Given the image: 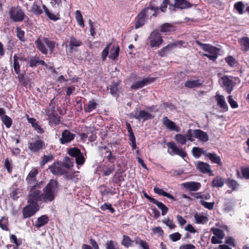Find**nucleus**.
Returning a JSON list of instances; mask_svg holds the SVG:
<instances>
[{
  "label": "nucleus",
  "instance_id": "c03bdc74",
  "mask_svg": "<svg viewBox=\"0 0 249 249\" xmlns=\"http://www.w3.org/2000/svg\"><path fill=\"white\" fill-rule=\"evenodd\" d=\"M32 11L36 15H40L43 13L40 6L36 2H34L32 5Z\"/></svg>",
  "mask_w": 249,
  "mask_h": 249
},
{
  "label": "nucleus",
  "instance_id": "603ef678",
  "mask_svg": "<svg viewBox=\"0 0 249 249\" xmlns=\"http://www.w3.org/2000/svg\"><path fill=\"white\" fill-rule=\"evenodd\" d=\"M200 203L204 208L208 209L209 210H212L213 209L214 202H208L203 200H200Z\"/></svg>",
  "mask_w": 249,
  "mask_h": 249
},
{
  "label": "nucleus",
  "instance_id": "680f3d73",
  "mask_svg": "<svg viewBox=\"0 0 249 249\" xmlns=\"http://www.w3.org/2000/svg\"><path fill=\"white\" fill-rule=\"evenodd\" d=\"M60 122L59 117L58 116L53 115L50 117V124H54L55 125L58 124Z\"/></svg>",
  "mask_w": 249,
  "mask_h": 249
},
{
  "label": "nucleus",
  "instance_id": "aec40b11",
  "mask_svg": "<svg viewBox=\"0 0 249 249\" xmlns=\"http://www.w3.org/2000/svg\"><path fill=\"white\" fill-rule=\"evenodd\" d=\"M183 186L187 190L190 191H196L198 190L201 186L199 182L195 181H189L184 183Z\"/></svg>",
  "mask_w": 249,
  "mask_h": 249
},
{
  "label": "nucleus",
  "instance_id": "ea45409f",
  "mask_svg": "<svg viewBox=\"0 0 249 249\" xmlns=\"http://www.w3.org/2000/svg\"><path fill=\"white\" fill-rule=\"evenodd\" d=\"M1 121L7 128H9L12 124V120L7 115H3L1 118Z\"/></svg>",
  "mask_w": 249,
  "mask_h": 249
},
{
  "label": "nucleus",
  "instance_id": "39448f33",
  "mask_svg": "<svg viewBox=\"0 0 249 249\" xmlns=\"http://www.w3.org/2000/svg\"><path fill=\"white\" fill-rule=\"evenodd\" d=\"M196 43L202 50L208 53L203 54L205 56L207 57L211 60L213 61L216 60L219 53L218 48L210 44L202 43L198 41H197Z\"/></svg>",
  "mask_w": 249,
  "mask_h": 249
},
{
  "label": "nucleus",
  "instance_id": "0e129e2a",
  "mask_svg": "<svg viewBox=\"0 0 249 249\" xmlns=\"http://www.w3.org/2000/svg\"><path fill=\"white\" fill-rule=\"evenodd\" d=\"M225 60L228 65L231 67H233L235 66V60L232 56H229L226 57L225 58Z\"/></svg>",
  "mask_w": 249,
  "mask_h": 249
},
{
  "label": "nucleus",
  "instance_id": "7ed1b4c3",
  "mask_svg": "<svg viewBox=\"0 0 249 249\" xmlns=\"http://www.w3.org/2000/svg\"><path fill=\"white\" fill-rule=\"evenodd\" d=\"M159 9L154 6L148 7L143 9L137 16L135 23V28L138 29L143 26L145 21V18L149 15L156 16Z\"/></svg>",
  "mask_w": 249,
  "mask_h": 249
},
{
  "label": "nucleus",
  "instance_id": "473e14b6",
  "mask_svg": "<svg viewBox=\"0 0 249 249\" xmlns=\"http://www.w3.org/2000/svg\"><path fill=\"white\" fill-rule=\"evenodd\" d=\"M194 217L197 224H204L206 223L208 220L207 216L202 213H196L195 214Z\"/></svg>",
  "mask_w": 249,
  "mask_h": 249
},
{
  "label": "nucleus",
  "instance_id": "864d4df0",
  "mask_svg": "<svg viewBox=\"0 0 249 249\" xmlns=\"http://www.w3.org/2000/svg\"><path fill=\"white\" fill-rule=\"evenodd\" d=\"M96 104L93 101H89L87 107H85L84 109L86 112H90L95 108Z\"/></svg>",
  "mask_w": 249,
  "mask_h": 249
},
{
  "label": "nucleus",
  "instance_id": "b1692460",
  "mask_svg": "<svg viewBox=\"0 0 249 249\" xmlns=\"http://www.w3.org/2000/svg\"><path fill=\"white\" fill-rule=\"evenodd\" d=\"M203 82L202 80L198 79L196 80L190 79L185 83L184 86L189 89L196 88L201 86Z\"/></svg>",
  "mask_w": 249,
  "mask_h": 249
},
{
  "label": "nucleus",
  "instance_id": "f03ea898",
  "mask_svg": "<svg viewBox=\"0 0 249 249\" xmlns=\"http://www.w3.org/2000/svg\"><path fill=\"white\" fill-rule=\"evenodd\" d=\"M41 182L36 183V185L28 186L29 194L28 202L30 204H37L38 202L42 201V197L40 189Z\"/></svg>",
  "mask_w": 249,
  "mask_h": 249
},
{
  "label": "nucleus",
  "instance_id": "bf43d9fd",
  "mask_svg": "<svg viewBox=\"0 0 249 249\" xmlns=\"http://www.w3.org/2000/svg\"><path fill=\"white\" fill-rule=\"evenodd\" d=\"M162 222L171 229L176 227V225L173 220L169 219V218H164L162 220Z\"/></svg>",
  "mask_w": 249,
  "mask_h": 249
},
{
  "label": "nucleus",
  "instance_id": "7c9ffc66",
  "mask_svg": "<svg viewBox=\"0 0 249 249\" xmlns=\"http://www.w3.org/2000/svg\"><path fill=\"white\" fill-rule=\"evenodd\" d=\"M42 8L44 9L46 15L50 19L55 21L60 18L58 14H54L51 13L45 5H42Z\"/></svg>",
  "mask_w": 249,
  "mask_h": 249
},
{
  "label": "nucleus",
  "instance_id": "a878e982",
  "mask_svg": "<svg viewBox=\"0 0 249 249\" xmlns=\"http://www.w3.org/2000/svg\"><path fill=\"white\" fill-rule=\"evenodd\" d=\"M175 30V27L170 23H164L160 26V31L165 35H169Z\"/></svg>",
  "mask_w": 249,
  "mask_h": 249
},
{
  "label": "nucleus",
  "instance_id": "cd10ccee",
  "mask_svg": "<svg viewBox=\"0 0 249 249\" xmlns=\"http://www.w3.org/2000/svg\"><path fill=\"white\" fill-rule=\"evenodd\" d=\"M27 121L28 123L32 124L33 127L38 133L42 134L44 132V131L42 128L36 122V119L33 118H29L27 117Z\"/></svg>",
  "mask_w": 249,
  "mask_h": 249
},
{
  "label": "nucleus",
  "instance_id": "8fccbe9b",
  "mask_svg": "<svg viewBox=\"0 0 249 249\" xmlns=\"http://www.w3.org/2000/svg\"><path fill=\"white\" fill-rule=\"evenodd\" d=\"M0 227L5 231L8 230V219L5 217H2L0 220Z\"/></svg>",
  "mask_w": 249,
  "mask_h": 249
},
{
  "label": "nucleus",
  "instance_id": "412c9836",
  "mask_svg": "<svg viewBox=\"0 0 249 249\" xmlns=\"http://www.w3.org/2000/svg\"><path fill=\"white\" fill-rule=\"evenodd\" d=\"M153 80V79L152 78H144L142 80L138 81L135 83H133L131 86V88L135 89H139L140 88H142L147 85L148 83L152 82Z\"/></svg>",
  "mask_w": 249,
  "mask_h": 249
},
{
  "label": "nucleus",
  "instance_id": "6ab92c4d",
  "mask_svg": "<svg viewBox=\"0 0 249 249\" xmlns=\"http://www.w3.org/2000/svg\"><path fill=\"white\" fill-rule=\"evenodd\" d=\"M38 174V170L36 168L33 169L29 173L26 178V181L28 184V186L36 185V177Z\"/></svg>",
  "mask_w": 249,
  "mask_h": 249
},
{
  "label": "nucleus",
  "instance_id": "72a5a7b5",
  "mask_svg": "<svg viewBox=\"0 0 249 249\" xmlns=\"http://www.w3.org/2000/svg\"><path fill=\"white\" fill-rule=\"evenodd\" d=\"M192 152L193 156L196 158H199L201 154L205 156L207 153L206 151L204 150L203 148L197 147H193Z\"/></svg>",
  "mask_w": 249,
  "mask_h": 249
},
{
  "label": "nucleus",
  "instance_id": "a19ab883",
  "mask_svg": "<svg viewBox=\"0 0 249 249\" xmlns=\"http://www.w3.org/2000/svg\"><path fill=\"white\" fill-rule=\"evenodd\" d=\"M175 140L178 142V143L181 145H184L186 142V137L183 134H178L175 136Z\"/></svg>",
  "mask_w": 249,
  "mask_h": 249
},
{
  "label": "nucleus",
  "instance_id": "09e8293b",
  "mask_svg": "<svg viewBox=\"0 0 249 249\" xmlns=\"http://www.w3.org/2000/svg\"><path fill=\"white\" fill-rule=\"evenodd\" d=\"M53 158L52 155H44L42 158V160L40 162V165L43 166L48 162L51 161Z\"/></svg>",
  "mask_w": 249,
  "mask_h": 249
},
{
  "label": "nucleus",
  "instance_id": "dca6fc26",
  "mask_svg": "<svg viewBox=\"0 0 249 249\" xmlns=\"http://www.w3.org/2000/svg\"><path fill=\"white\" fill-rule=\"evenodd\" d=\"M162 122L166 128L170 130L175 131L176 132H179L180 131L179 127H178L174 122L169 120L166 116L163 118Z\"/></svg>",
  "mask_w": 249,
  "mask_h": 249
},
{
  "label": "nucleus",
  "instance_id": "de8ad7c7",
  "mask_svg": "<svg viewBox=\"0 0 249 249\" xmlns=\"http://www.w3.org/2000/svg\"><path fill=\"white\" fill-rule=\"evenodd\" d=\"M136 243L139 244L142 249H150L149 246L147 243L140 238L137 237L135 240Z\"/></svg>",
  "mask_w": 249,
  "mask_h": 249
},
{
  "label": "nucleus",
  "instance_id": "393cba45",
  "mask_svg": "<svg viewBox=\"0 0 249 249\" xmlns=\"http://www.w3.org/2000/svg\"><path fill=\"white\" fill-rule=\"evenodd\" d=\"M177 46V44L176 43L169 44L159 51V54L161 57H164Z\"/></svg>",
  "mask_w": 249,
  "mask_h": 249
},
{
  "label": "nucleus",
  "instance_id": "2eb2a0df",
  "mask_svg": "<svg viewBox=\"0 0 249 249\" xmlns=\"http://www.w3.org/2000/svg\"><path fill=\"white\" fill-rule=\"evenodd\" d=\"M75 137V134L71 132L68 130H65L62 133L60 142L62 144L69 143L74 139Z\"/></svg>",
  "mask_w": 249,
  "mask_h": 249
},
{
  "label": "nucleus",
  "instance_id": "79ce46f5",
  "mask_svg": "<svg viewBox=\"0 0 249 249\" xmlns=\"http://www.w3.org/2000/svg\"><path fill=\"white\" fill-rule=\"evenodd\" d=\"M75 18L78 24L82 27L84 26V22L83 16L79 10H77L75 12Z\"/></svg>",
  "mask_w": 249,
  "mask_h": 249
},
{
  "label": "nucleus",
  "instance_id": "052dcab7",
  "mask_svg": "<svg viewBox=\"0 0 249 249\" xmlns=\"http://www.w3.org/2000/svg\"><path fill=\"white\" fill-rule=\"evenodd\" d=\"M181 237V235L179 232H175L169 235V238L173 242H176L179 240Z\"/></svg>",
  "mask_w": 249,
  "mask_h": 249
},
{
  "label": "nucleus",
  "instance_id": "4c0bfd02",
  "mask_svg": "<svg viewBox=\"0 0 249 249\" xmlns=\"http://www.w3.org/2000/svg\"><path fill=\"white\" fill-rule=\"evenodd\" d=\"M19 57L18 55L15 54L13 57V68L17 74H19L20 73V65L18 62Z\"/></svg>",
  "mask_w": 249,
  "mask_h": 249
},
{
  "label": "nucleus",
  "instance_id": "c85d7f7f",
  "mask_svg": "<svg viewBox=\"0 0 249 249\" xmlns=\"http://www.w3.org/2000/svg\"><path fill=\"white\" fill-rule=\"evenodd\" d=\"M239 43L241 46V49L245 52L249 50V38L243 37L239 39Z\"/></svg>",
  "mask_w": 249,
  "mask_h": 249
},
{
  "label": "nucleus",
  "instance_id": "1a4fd4ad",
  "mask_svg": "<svg viewBox=\"0 0 249 249\" xmlns=\"http://www.w3.org/2000/svg\"><path fill=\"white\" fill-rule=\"evenodd\" d=\"M131 116L139 121L142 120L143 122L153 117L148 112L144 110H139L138 108L131 113Z\"/></svg>",
  "mask_w": 249,
  "mask_h": 249
},
{
  "label": "nucleus",
  "instance_id": "338daca9",
  "mask_svg": "<svg viewBox=\"0 0 249 249\" xmlns=\"http://www.w3.org/2000/svg\"><path fill=\"white\" fill-rule=\"evenodd\" d=\"M234 6L240 14H242L243 13V5L242 2L235 3Z\"/></svg>",
  "mask_w": 249,
  "mask_h": 249
},
{
  "label": "nucleus",
  "instance_id": "774afa93",
  "mask_svg": "<svg viewBox=\"0 0 249 249\" xmlns=\"http://www.w3.org/2000/svg\"><path fill=\"white\" fill-rule=\"evenodd\" d=\"M4 167L7 169L8 173H11L12 168L11 167V161L8 159H6L4 161Z\"/></svg>",
  "mask_w": 249,
  "mask_h": 249
},
{
  "label": "nucleus",
  "instance_id": "a18cd8bd",
  "mask_svg": "<svg viewBox=\"0 0 249 249\" xmlns=\"http://www.w3.org/2000/svg\"><path fill=\"white\" fill-rule=\"evenodd\" d=\"M211 230L215 236L219 237L220 239H223L225 236V234L222 230L213 228H212Z\"/></svg>",
  "mask_w": 249,
  "mask_h": 249
},
{
  "label": "nucleus",
  "instance_id": "c9c22d12",
  "mask_svg": "<svg viewBox=\"0 0 249 249\" xmlns=\"http://www.w3.org/2000/svg\"><path fill=\"white\" fill-rule=\"evenodd\" d=\"M120 48L118 46H114L110 50L109 58L113 60H115L119 55Z\"/></svg>",
  "mask_w": 249,
  "mask_h": 249
},
{
  "label": "nucleus",
  "instance_id": "f8f14e48",
  "mask_svg": "<svg viewBox=\"0 0 249 249\" xmlns=\"http://www.w3.org/2000/svg\"><path fill=\"white\" fill-rule=\"evenodd\" d=\"M149 40L151 47H159L163 42L162 37L157 31H153L150 34Z\"/></svg>",
  "mask_w": 249,
  "mask_h": 249
},
{
  "label": "nucleus",
  "instance_id": "6e6552de",
  "mask_svg": "<svg viewBox=\"0 0 249 249\" xmlns=\"http://www.w3.org/2000/svg\"><path fill=\"white\" fill-rule=\"evenodd\" d=\"M167 145L168 147V152L171 155H177L182 158L186 157L187 154L184 149L182 147L177 146L174 142H169Z\"/></svg>",
  "mask_w": 249,
  "mask_h": 249
},
{
  "label": "nucleus",
  "instance_id": "58836bf2",
  "mask_svg": "<svg viewBox=\"0 0 249 249\" xmlns=\"http://www.w3.org/2000/svg\"><path fill=\"white\" fill-rule=\"evenodd\" d=\"M192 196L196 199H200L202 200L203 199L205 200H209L211 198L210 195L209 193L203 194L202 193H196L192 195Z\"/></svg>",
  "mask_w": 249,
  "mask_h": 249
},
{
  "label": "nucleus",
  "instance_id": "6e6d98bb",
  "mask_svg": "<svg viewBox=\"0 0 249 249\" xmlns=\"http://www.w3.org/2000/svg\"><path fill=\"white\" fill-rule=\"evenodd\" d=\"M194 130L189 129L188 130L186 134L184 135L186 137V141H189L193 142L195 141L194 137Z\"/></svg>",
  "mask_w": 249,
  "mask_h": 249
},
{
  "label": "nucleus",
  "instance_id": "4468645a",
  "mask_svg": "<svg viewBox=\"0 0 249 249\" xmlns=\"http://www.w3.org/2000/svg\"><path fill=\"white\" fill-rule=\"evenodd\" d=\"M196 169L201 173L203 174L209 173L210 175H213V171L208 163L202 161H197L196 162Z\"/></svg>",
  "mask_w": 249,
  "mask_h": 249
},
{
  "label": "nucleus",
  "instance_id": "f704fd0d",
  "mask_svg": "<svg viewBox=\"0 0 249 249\" xmlns=\"http://www.w3.org/2000/svg\"><path fill=\"white\" fill-rule=\"evenodd\" d=\"M82 42L73 36H71L69 41V46L71 50H74L75 47L81 45Z\"/></svg>",
  "mask_w": 249,
  "mask_h": 249
},
{
  "label": "nucleus",
  "instance_id": "5701e85b",
  "mask_svg": "<svg viewBox=\"0 0 249 249\" xmlns=\"http://www.w3.org/2000/svg\"><path fill=\"white\" fill-rule=\"evenodd\" d=\"M173 6L178 9H183L191 7L192 5L186 0H174Z\"/></svg>",
  "mask_w": 249,
  "mask_h": 249
},
{
  "label": "nucleus",
  "instance_id": "5fc2aeb1",
  "mask_svg": "<svg viewBox=\"0 0 249 249\" xmlns=\"http://www.w3.org/2000/svg\"><path fill=\"white\" fill-rule=\"evenodd\" d=\"M111 46V44L109 43L108 44L106 47L104 48V49L103 50L101 54V58L103 59V60H105L108 54L109 53V50L110 48V47Z\"/></svg>",
  "mask_w": 249,
  "mask_h": 249
},
{
  "label": "nucleus",
  "instance_id": "9d476101",
  "mask_svg": "<svg viewBox=\"0 0 249 249\" xmlns=\"http://www.w3.org/2000/svg\"><path fill=\"white\" fill-rule=\"evenodd\" d=\"M219 82L222 84L223 87L228 93H231L235 86V83L233 81L231 77L228 76L222 77L219 80Z\"/></svg>",
  "mask_w": 249,
  "mask_h": 249
},
{
  "label": "nucleus",
  "instance_id": "9b49d317",
  "mask_svg": "<svg viewBox=\"0 0 249 249\" xmlns=\"http://www.w3.org/2000/svg\"><path fill=\"white\" fill-rule=\"evenodd\" d=\"M45 143L39 136L35 138V140L28 143V148L30 151L38 152L44 147Z\"/></svg>",
  "mask_w": 249,
  "mask_h": 249
},
{
  "label": "nucleus",
  "instance_id": "13d9d810",
  "mask_svg": "<svg viewBox=\"0 0 249 249\" xmlns=\"http://www.w3.org/2000/svg\"><path fill=\"white\" fill-rule=\"evenodd\" d=\"M228 101L231 108H236L238 107V103L233 100L231 95L228 96Z\"/></svg>",
  "mask_w": 249,
  "mask_h": 249
},
{
  "label": "nucleus",
  "instance_id": "0eeeda50",
  "mask_svg": "<svg viewBox=\"0 0 249 249\" xmlns=\"http://www.w3.org/2000/svg\"><path fill=\"white\" fill-rule=\"evenodd\" d=\"M69 155L73 158H75V161L78 166L82 165L85 161V159L82 153L79 149L77 147L70 148L68 152Z\"/></svg>",
  "mask_w": 249,
  "mask_h": 249
},
{
  "label": "nucleus",
  "instance_id": "f257e3e1",
  "mask_svg": "<svg viewBox=\"0 0 249 249\" xmlns=\"http://www.w3.org/2000/svg\"><path fill=\"white\" fill-rule=\"evenodd\" d=\"M35 43L37 49L44 54H47L48 53L51 54L53 52L55 43L47 37L37 38Z\"/></svg>",
  "mask_w": 249,
  "mask_h": 249
},
{
  "label": "nucleus",
  "instance_id": "ddd939ff",
  "mask_svg": "<svg viewBox=\"0 0 249 249\" xmlns=\"http://www.w3.org/2000/svg\"><path fill=\"white\" fill-rule=\"evenodd\" d=\"M38 205L37 204H30L25 206L22 210L24 218H29L38 211Z\"/></svg>",
  "mask_w": 249,
  "mask_h": 249
},
{
  "label": "nucleus",
  "instance_id": "49530a36",
  "mask_svg": "<svg viewBox=\"0 0 249 249\" xmlns=\"http://www.w3.org/2000/svg\"><path fill=\"white\" fill-rule=\"evenodd\" d=\"M115 169L114 165H112L109 167L104 166L103 168V174L105 176H108L110 175Z\"/></svg>",
  "mask_w": 249,
  "mask_h": 249
},
{
  "label": "nucleus",
  "instance_id": "4be33fe9",
  "mask_svg": "<svg viewBox=\"0 0 249 249\" xmlns=\"http://www.w3.org/2000/svg\"><path fill=\"white\" fill-rule=\"evenodd\" d=\"M215 97L216 101H217V105L221 108L223 109L224 111H228V107L226 102L224 96L216 93Z\"/></svg>",
  "mask_w": 249,
  "mask_h": 249
},
{
  "label": "nucleus",
  "instance_id": "3c124183",
  "mask_svg": "<svg viewBox=\"0 0 249 249\" xmlns=\"http://www.w3.org/2000/svg\"><path fill=\"white\" fill-rule=\"evenodd\" d=\"M227 184L229 188L232 189V190H235L238 187L237 182L232 179H229L227 181Z\"/></svg>",
  "mask_w": 249,
  "mask_h": 249
},
{
  "label": "nucleus",
  "instance_id": "20e7f679",
  "mask_svg": "<svg viewBox=\"0 0 249 249\" xmlns=\"http://www.w3.org/2000/svg\"><path fill=\"white\" fill-rule=\"evenodd\" d=\"M57 188V183L54 180H51L44 189L42 194V200L45 202L52 201L54 198V194Z\"/></svg>",
  "mask_w": 249,
  "mask_h": 249
},
{
  "label": "nucleus",
  "instance_id": "69168bd1",
  "mask_svg": "<svg viewBox=\"0 0 249 249\" xmlns=\"http://www.w3.org/2000/svg\"><path fill=\"white\" fill-rule=\"evenodd\" d=\"M100 209L102 211L108 210L112 213H113L115 212L114 209L111 207V205L110 204L105 203L101 206Z\"/></svg>",
  "mask_w": 249,
  "mask_h": 249
},
{
  "label": "nucleus",
  "instance_id": "f3484780",
  "mask_svg": "<svg viewBox=\"0 0 249 249\" xmlns=\"http://www.w3.org/2000/svg\"><path fill=\"white\" fill-rule=\"evenodd\" d=\"M49 169L53 175H62L66 173L63 167L59 163H54L49 167Z\"/></svg>",
  "mask_w": 249,
  "mask_h": 249
},
{
  "label": "nucleus",
  "instance_id": "c756f323",
  "mask_svg": "<svg viewBox=\"0 0 249 249\" xmlns=\"http://www.w3.org/2000/svg\"><path fill=\"white\" fill-rule=\"evenodd\" d=\"M49 221V217L46 215H43L38 217L36 222L35 224V226L39 229L40 227L44 226Z\"/></svg>",
  "mask_w": 249,
  "mask_h": 249
},
{
  "label": "nucleus",
  "instance_id": "2f4dec72",
  "mask_svg": "<svg viewBox=\"0 0 249 249\" xmlns=\"http://www.w3.org/2000/svg\"><path fill=\"white\" fill-rule=\"evenodd\" d=\"M224 184V179L220 176L215 177L212 182L213 187L221 188Z\"/></svg>",
  "mask_w": 249,
  "mask_h": 249
},
{
  "label": "nucleus",
  "instance_id": "bb28decb",
  "mask_svg": "<svg viewBox=\"0 0 249 249\" xmlns=\"http://www.w3.org/2000/svg\"><path fill=\"white\" fill-rule=\"evenodd\" d=\"M208 157L212 163H216L219 165H222L221 158L216 154L214 153H208L207 152L205 156Z\"/></svg>",
  "mask_w": 249,
  "mask_h": 249
},
{
  "label": "nucleus",
  "instance_id": "37998d69",
  "mask_svg": "<svg viewBox=\"0 0 249 249\" xmlns=\"http://www.w3.org/2000/svg\"><path fill=\"white\" fill-rule=\"evenodd\" d=\"M133 241H132L130 237L127 235H123V240L122 241V244L124 247L128 248L132 245Z\"/></svg>",
  "mask_w": 249,
  "mask_h": 249
},
{
  "label": "nucleus",
  "instance_id": "e433bc0d",
  "mask_svg": "<svg viewBox=\"0 0 249 249\" xmlns=\"http://www.w3.org/2000/svg\"><path fill=\"white\" fill-rule=\"evenodd\" d=\"M154 191L155 193L162 196H166L171 199L175 200V199L173 196L171 195L170 194L165 192L164 190L159 188L155 187Z\"/></svg>",
  "mask_w": 249,
  "mask_h": 249
},
{
  "label": "nucleus",
  "instance_id": "4d7b16f0",
  "mask_svg": "<svg viewBox=\"0 0 249 249\" xmlns=\"http://www.w3.org/2000/svg\"><path fill=\"white\" fill-rule=\"evenodd\" d=\"M17 36L21 41H25L24 32L20 28L17 27L16 28Z\"/></svg>",
  "mask_w": 249,
  "mask_h": 249
},
{
  "label": "nucleus",
  "instance_id": "a211bd4d",
  "mask_svg": "<svg viewBox=\"0 0 249 249\" xmlns=\"http://www.w3.org/2000/svg\"><path fill=\"white\" fill-rule=\"evenodd\" d=\"M194 137L203 142H205L209 140L207 133L200 129H194Z\"/></svg>",
  "mask_w": 249,
  "mask_h": 249
},
{
  "label": "nucleus",
  "instance_id": "e2e57ef3",
  "mask_svg": "<svg viewBox=\"0 0 249 249\" xmlns=\"http://www.w3.org/2000/svg\"><path fill=\"white\" fill-rule=\"evenodd\" d=\"M119 85V83H113L112 85L110 87V92L112 95H115L117 94V91L118 90V86Z\"/></svg>",
  "mask_w": 249,
  "mask_h": 249
},
{
  "label": "nucleus",
  "instance_id": "423d86ee",
  "mask_svg": "<svg viewBox=\"0 0 249 249\" xmlns=\"http://www.w3.org/2000/svg\"><path fill=\"white\" fill-rule=\"evenodd\" d=\"M10 18L14 22L22 21L25 17L24 12L19 7H12L9 11Z\"/></svg>",
  "mask_w": 249,
  "mask_h": 249
}]
</instances>
